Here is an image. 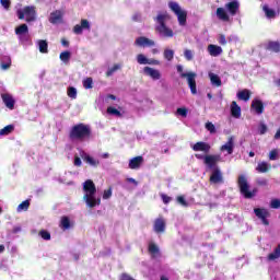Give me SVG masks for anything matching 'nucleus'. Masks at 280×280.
I'll use <instances>...</instances> for the list:
<instances>
[{"mask_svg": "<svg viewBox=\"0 0 280 280\" xmlns=\"http://www.w3.org/2000/svg\"><path fill=\"white\" fill-rule=\"evenodd\" d=\"M93 132L91 126L80 122L74 125L69 131L70 141H89Z\"/></svg>", "mask_w": 280, "mask_h": 280, "instance_id": "1", "label": "nucleus"}, {"mask_svg": "<svg viewBox=\"0 0 280 280\" xmlns=\"http://www.w3.org/2000/svg\"><path fill=\"white\" fill-rule=\"evenodd\" d=\"M237 186H238L240 192L243 195V197L246 200H250L252 198H255L257 196V192L259 191V189L257 188H254L250 190V184H248V177H246V175H238Z\"/></svg>", "mask_w": 280, "mask_h": 280, "instance_id": "2", "label": "nucleus"}, {"mask_svg": "<svg viewBox=\"0 0 280 280\" xmlns=\"http://www.w3.org/2000/svg\"><path fill=\"white\" fill-rule=\"evenodd\" d=\"M166 19H170V14H167V12L158 14V16L154 19V21H156L159 24L155 26V32H159V34L165 38H173L174 31H172V28L167 27L165 24Z\"/></svg>", "mask_w": 280, "mask_h": 280, "instance_id": "3", "label": "nucleus"}, {"mask_svg": "<svg viewBox=\"0 0 280 280\" xmlns=\"http://www.w3.org/2000/svg\"><path fill=\"white\" fill-rule=\"evenodd\" d=\"M168 8L177 16L179 25L182 26L187 25V11L183 10L180 8V4H178V2H174V1L168 2Z\"/></svg>", "mask_w": 280, "mask_h": 280, "instance_id": "4", "label": "nucleus"}, {"mask_svg": "<svg viewBox=\"0 0 280 280\" xmlns=\"http://www.w3.org/2000/svg\"><path fill=\"white\" fill-rule=\"evenodd\" d=\"M18 19L20 21H23L26 16V23H32V21H36V7L34 5H27L24 7L23 10H18L16 12Z\"/></svg>", "mask_w": 280, "mask_h": 280, "instance_id": "5", "label": "nucleus"}, {"mask_svg": "<svg viewBox=\"0 0 280 280\" xmlns=\"http://www.w3.org/2000/svg\"><path fill=\"white\" fill-rule=\"evenodd\" d=\"M196 72H186L180 74V78H186L192 95H197L198 93V89L196 88Z\"/></svg>", "mask_w": 280, "mask_h": 280, "instance_id": "6", "label": "nucleus"}, {"mask_svg": "<svg viewBox=\"0 0 280 280\" xmlns=\"http://www.w3.org/2000/svg\"><path fill=\"white\" fill-rule=\"evenodd\" d=\"M254 213H255L256 218L261 220V222L265 226L270 225V221H268V218H270V212L268 210H266V208H255Z\"/></svg>", "mask_w": 280, "mask_h": 280, "instance_id": "7", "label": "nucleus"}, {"mask_svg": "<svg viewBox=\"0 0 280 280\" xmlns=\"http://www.w3.org/2000/svg\"><path fill=\"white\" fill-rule=\"evenodd\" d=\"M83 190L85 191V196H95V194H97V187L92 179H86L84 182Z\"/></svg>", "mask_w": 280, "mask_h": 280, "instance_id": "8", "label": "nucleus"}, {"mask_svg": "<svg viewBox=\"0 0 280 280\" xmlns=\"http://www.w3.org/2000/svg\"><path fill=\"white\" fill-rule=\"evenodd\" d=\"M135 45H136V47H154V45H156V43L153 39H150L145 36H140V37L136 38Z\"/></svg>", "mask_w": 280, "mask_h": 280, "instance_id": "9", "label": "nucleus"}, {"mask_svg": "<svg viewBox=\"0 0 280 280\" xmlns=\"http://www.w3.org/2000/svg\"><path fill=\"white\" fill-rule=\"evenodd\" d=\"M1 100L3 104L5 105L9 110H14V104H16V101L14 100V96L10 93H2L1 94Z\"/></svg>", "mask_w": 280, "mask_h": 280, "instance_id": "10", "label": "nucleus"}, {"mask_svg": "<svg viewBox=\"0 0 280 280\" xmlns=\"http://www.w3.org/2000/svg\"><path fill=\"white\" fill-rule=\"evenodd\" d=\"M191 149L194 152H203L205 154H209L211 152V144L207 142L199 141L195 143Z\"/></svg>", "mask_w": 280, "mask_h": 280, "instance_id": "11", "label": "nucleus"}, {"mask_svg": "<svg viewBox=\"0 0 280 280\" xmlns=\"http://www.w3.org/2000/svg\"><path fill=\"white\" fill-rule=\"evenodd\" d=\"M81 159L88 163V165H91V167H98L100 166V160L94 159L93 156L89 155L84 151H80Z\"/></svg>", "mask_w": 280, "mask_h": 280, "instance_id": "12", "label": "nucleus"}, {"mask_svg": "<svg viewBox=\"0 0 280 280\" xmlns=\"http://www.w3.org/2000/svg\"><path fill=\"white\" fill-rule=\"evenodd\" d=\"M210 183H212L213 185L224 183V177L222 176V171H220V168L217 167L212 171V174L210 176Z\"/></svg>", "mask_w": 280, "mask_h": 280, "instance_id": "13", "label": "nucleus"}, {"mask_svg": "<svg viewBox=\"0 0 280 280\" xmlns=\"http://www.w3.org/2000/svg\"><path fill=\"white\" fill-rule=\"evenodd\" d=\"M83 30H91V23L89 22V20H81V24H77L73 27V33L77 35L82 34Z\"/></svg>", "mask_w": 280, "mask_h": 280, "instance_id": "14", "label": "nucleus"}, {"mask_svg": "<svg viewBox=\"0 0 280 280\" xmlns=\"http://www.w3.org/2000/svg\"><path fill=\"white\" fill-rule=\"evenodd\" d=\"M225 10H228V12L231 14V16H235V14H237V12H240V2H237V0L228 2L225 4Z\"/></svg>", "mask_w": 280, "mask_h": 280, "instance_id": "15", "label": "nucleus"}, {"mask_svg": "<svg viewBox=\"0 0 280 280\" xmlns=\"http://www.w3.org/2000/svg\"><path fill=\"white\" fill-rule=\"evenodd\" d=\"M84 200L91 209H93V207H97V205H102V199L95 198V195H84Z\"/></svg>", "mask_w": 280, "mask_h": 280, "instance_id": "16", "label": "nucleus"}, {"mask_svg": "<svg viewBox=\"0 0 280 280\" xmlns=\"http://www.w3.org/2000/svg\"><path fill=\"white\" fill-rule=\"evenodd\" d=\"M153 231H155V233H165V219L163 217L155 219Z\"/></svg>", "mask_w": 280, "mask_h": 280, "instance_id": "17", "label": "nucleus"}, {"mask_svg": "<svg viewBox=\"0 0 280 280\" xmlns=\"http://www.w3.org/2000/svg\"><path fill=\"white\" fill-rule=\"evenodd\" d=\"M220 161V155H206L205 156V164L210 167V170H213L215 165H218V162Z\"/></svg>", "mask_w": 280, "mask_h": 280, "instance_id": "18", "label": "nucleus"}, {"mask_svg": "<svg viewBox=\"0 0 280 280\" xmlns=\"http://www.w3.org/2000/svg\"><path fill=\"white\" fill-rule=\"evenodd\" d=\"M235 148V138L230 137L228 142L221 147L222 152H228V154H233V150Z\"/></svg>", "mask_w": 280, "mask_h": 280, "instance_id": "19", "label": "nucleus"}, {"mask_svg": "<svg viewBox=\"0 0 280 280\" xmlns=\"http://www.w3.org/2000/svg\"><path fill=\"white\" fill-rule=\"evenodd\" d=\"M143 72L145 73V75L152 78V80H161V71L154 68L144 67Z\"/></svg>", "mask_w": 280, "mask_h": 280, "instance_id": "20", "label": "nucleus"}, {"mask_svg": "<svg viewBox=\"0 0 280 280\" xmlns=\"http://www.w3.org/2000/svg\"><path fill=\"white\" fill-rule=\"evenodd\" d=\"M143 165V156L138 155L129 161V170H139Z\"/></svg>", "mask_w": 280, "mask_h": 280, "instance_id": "21", "label": "nucleus"}, {"mask_svg": "<svg viewBox=\"0 0 280 280\" xmlns=\"http://www.w3.org/2000/svg\"><path fill=\"white\" fill-rule=\"evenodd\" d=\"M215 14L219 21H223L224 23H229L231 21V16H229V13H226L224 8H218Z\"/></svg>", "mask_w": 280, "mask_h": 280, "instance_id": "22", "label": "nucleus"}, {"mask_svg": "<svg viewBox=\"0 0 280 280\" xmlns=\"http://www.w3.org/2000/svg\"><path fill=\"white\" fill-rule=\"evenodd\" d=\"M63 13L60 10H56L50 13L49 23H52V25H56V23H60L62 21Z\"/></svg>", "mask_w": 280, "mask_h": 280, "instance_id": "23", "label": "nucleus"}, {"mask_svg": "<svg viewBox=\"0 0 280 280\" xmlns=\"http://www.w3.org/2000/svg\"><path fill=\"white\" fill-rule=\"evenodd\" d=\"M231 115L232 117H235V119H240V117H242V107H240L235 101L231 103Z\"/></svg>", "mask_w": 280, "mask_h": 280, "instance_id": "24", "label": "nucleus"}, {"mask_svg": "<svg viewBox=\"0 0 280 280\" xmlns=\"http://www.w3.org/2000/svg\"><path fill=\"white\" fill-rule=\"evenodd\" d=\"M272 166L270 164H268V162H259L256 166V172L258 174H266L268 172H270V168Z\"/></svg>", "mask_w": 280, "mask_h": 280, "instance_id": "25", "label": "nucleus"}, {"mask_svg": "<svg viewBox=\"0 0 280 280\" xmlns=\"http://www.w3.org/2000/svg\"><path fill=\"white\" fill-rule=\"evenodd\" d=\"M15 34L19 38H23L26 34H30V27L27 24H21L20 26L15 27Z\"/></svg>", "mask_w": 280, "mask_h": 280, "instance_id": "26", "label": "nucleus"}, {"mask_svg": "<svg viewBox=\"0 0 280 280\" xmlns=\"http://www.w3.org/2000/svg\"><path fill=\"white\" fill-rule=\"evenodd\" d=\"M252 108L255 109L257 115H262L264 113V103L260 100H254L252 102Z\"/></svg>", "mask_w": 280, "mask_h": 280, "instance_id": "27", "label": "nucleus"}, {"mask_svg": "<svg viewBox=\"0 0 280 280\" xmlns=\"http://www.w3.org/2000/svg\"><path fill=\"white\" fill-rule=\"evenodd\" d=\"M208 52L210 54V56H213L214 58H217V56H220L222 54V47L210 44L208 46Z\"/></svg>", "mask_w": 280, "mask_h": 280, "instance_id": "28", "label": "nucleus"}, {"mask_svg": "<svg viewBox=\"0 0 280 280\" xmlns=\"http://www.w3.org/2000/svg\"><path fill=\"white\" fill-rule=\"evenodd\" d=\"M59 226L60 229H62V231H69V229L71 228V220L69 219V217H61Z\"/></svg>", "mask_w": 280, "mask_h": 280, "instance_id": "29", "label": "nucleus"}, {"mask_svg": "<svg viewBox=\"0 0 280 280\" xmlns=\"http://www.w3.org/2000/svg\"><path fill=\"white\" fill-rule=\"evenodd\" d=\"M38 49L40 54H49V44L45 39H39L37 42Z\"/></svg>", "mask_w": 280, "mask_h": 280, "instance_id": "30", "label": "nucleus"}, {"mask_svg": "<svg viewBox=\"0 0 280 280\" xmlns=\"http://www.w3.org/2000/svg\"><path fill=\"white\" fill-rule=\"evenodd\" d=\"M262 12H265V16L267 19H277V11H275L273 9H270L268 4H265L262 7Z\"/></svg>", "mask_w": 280, "mask_h": 280, "instance_id": "31", "label": "nucleus"}, {"mask_svg": "<svg viewBox=\"0 0 280 280\" xmlns=\"http://www.w3.org/2000/svg\"><path fill=\"white\" fill-rule=\"evenodd\" d=\"M250 95H253L250 90L245 89L237 93V98L242 100L243 102H248V100H250Z\"/></svg>", "mask_w": 280, "mask_h": 280, "instance_id": "32", "label": "nucleus"}, {"mask_svg": "<svg viewBox=\"0 0 280 280\" xmlns=\"http://www.w3.org/2000/svg\"><path fill=\"white\" fill-rule=\"evenodd\" d=\"M268 261H275L277 259H280V244L273 249V253H270L267 256Z\"/></svg>", "mask_w": 280, "mask_h": 280, "instance_id": "33", "label": "nucleus"}, {"mask_svg": "<svg viewBox=\"0 0 280 280\" xmlns=\"http://www.w3.org/2000/svg\"><path fill=\"white\" fill-rule=\"evenodd\" d=\"M267 49L269 51H273L275 54H279L280 43L279 42H269L268 45H267Z\"/></svg>", "mask_w": 280, "mask_h": 280, "instance_id": "34", "label": "nucleus"}, {"mask_svg": "<svg viewBox=\"0 0 280 280\" xmlns=\"http://www.w3.org/2000/svg\"><path fill=\"white\" fill-rule=\"evenodd\" d=\"M209 78H210L211 84H213L214 86H222V79H220L218 74L210 73Z\"/></svg>", "mask_w": 280, "mask_h": 280, "instance_id": "35", "label": "nucleus"}, {"mask_svg": "<svg viewBox=\"0 0 280 280\" xmlns=\"http://www.w3.org/2000/svg\"><path fill=\"white\" fill-rule=\"evenodd\" d=\"M11 132H14V125H8L4 128L0 129L1 137L11 135Z\"/></svg>", "mask_w": 280, "mask_h": 280, "instance_id": "36", "label": "nucleus"}, {"mask_svg": "<svg viewBox=\"0 0 280 280\" xmlns=\"http://www.w3.org/2000/svg\"><path fill=\"white\" fill-rule=\"evenodd\" d=\"M163 56L165 60L172 62L174 60V50L166 48L164 49Z\"/></svg>", "mask_w": 280, "mask_h": 280, "instance_id": "37", "label": "nucleus"}, {"mask_svg": "<svg viewBox=\"0 0 280 280\" xmlns=\"http://www.w3.org/2000/svg\"><path fill=\"white\" fill-rule=\"evenodd\" d=\"M148 250L152 257H154V255H159L160 253L159 246L154 243L149 244Z\"/></svg>", "mask_w": 280, "mask_h": 280, "instance_id": "38", "label": "nucleus"}, {"mask_svg": "<svg viewBox=\"0 0 280 280\" xmlns=\"http://www.w3.org/2000/svg\"><path fill=\"white\" fill-rule=\"evenodd\" d=\"M59 58L61 60V62H69V60H71V51L69 50H66V51H62L60 55H59Z\"/></svg>", "mask_w": 280, "mask_h": 280, "instance_id": "39", "label": "nucleus"}, {"mask_svg": "<svg viewBox=\"0 0 280 280\" xmlns=\"http://www.w3.org/2000/svg\"><path fill=\"white\" fill-rule=\"evenodd\" d=\"M119 69H121V65L115 63L112 68H108V70L106 71V77L110 78V75H113V73H115L116 71H119Z\"/></svg>", "mask_w": 280, "mask_h": 280, "instance_id": "40", "label": "nucleus"}, {"mask_svg": "<svg viewBox=\"0 0 280 280\" xmlns=\"http://www.w3.org/2000/svg\"><path fill=\"white\" fill-rule=\"evenodd\" d=\"M107 113H108V115H115V117H124V114H121V112H119V109H117L113 106L107 107Z\"/></svg>", "mask_w": 280, "mask_h": 280, "instance_id": "41", "label": "nucleus"}, {"mask_svg": "<svg viewBox=\"0 0 280 280\" xmlns=\"http://www.w3.org/2000/svg\"><path fill=\"white\" fill-rule=\"evenodd\" d=\"M67 95L71 100H75L78 97V90L73 86H69L67 91Z\"/></svg>", "mask_w": 280, "mask_h": 280, "instance_id": "42", "label": "nucleus"}, {"mask_svg": "<svg viewBox=\"0 0 280 280\" xmlns=\"http://www.w3.org/2000/svg\"><path fill=\"white\" fill-rule=\"evenodd\" d=\"M30 209V200H24L18 206V212L21 213V211H27Z\"/></svg>", "mask_w": 280, "mask_h": 280, "instance_id": "43", "label": "nucleus"}, {"mask_svg": "<svg viewBox=\"0 0 280 280\" xmlns=\"http://www.w3.org/2000/svg\"><path fill=\"white\" fill-rule=\"evenodd\" d=\"M38 235L42 237V240H45L46 242H49L51 240V233L47 230H40Z\"/></svg>", "mask_w": 280, "mask_h": 280, "instance_id": "44", "label": "nucleus"}, {"mask_svg": "<svg viewBox=\"0 0 280 280\" xmlns=\"http://www.w3.org/2000/svg\"><path fill=\"white\" fill-rule=\"evenodd\" d=\"M137 62L138 65H148L150 62V59H148L143 54L137 55Z\"/></svg>", "mask_w": 280, "mask_h": 280, "instance_id": "45", "label": "nucleus"}, {"mask_svg": "<svg viewBox=\"0 0 280 280\" xmlns=\"http://www.w3.org/2000/svg\"><path fill=\"white\" fill-rule=\"evenodd\" d=\"M83 88L84 89H93V78L89 77L83 80Z\"/></svg>", "mask_w": 280, "mask_h": 280, "instance_id": "46", "label": "nucleus"}, {"mask_svg": "<svg viewBox=\"0 0 280 280\" xmlns=\"http://www.w3.org/2000/svg\"><path fill=\"white\" fill-rule=\"evenodd\" d=\"M206 129L208 130V132H210V135H215L217 132L215 125H213V122L211 121L206 122Z\"/></svg>", "mask_w": 280, "mask_h": 280, "instance_id": "47", "label": "nucleus"}, {"mask_svg": "<svg viewBox=\"0 0 280 280\" xmlns=\"http://www.w3.org/2000/svg\"><path fill=\"white\" fill-rule=\"evenodd\" d=\"M269 207L270 209H280V199H271Z\"/></svg>", "mask_w": 280, "mask_h": 280, "instance_id": "48", "label": "nucleus"}, {"mask_svg": "<svg viewBox=\"0 0 280 280\" xmlns=\"http://www.w3.org/2000/svg\"><path fill=\"white\" fill-rule=\"evenodd\" d=\"M113 196V188H108L103 192V200H108Z\"/></svg>", "mask_w": 280, "mask_h": 280, "instance_id": "49", "label": "nucleus"}, {"mask_svg": "<svg viewBox=\"0 0 280 280\" xmlns=\"http://www.w3.org/2000/svg\"><path fill=\"white\" fill-rule=\"evenodd\" d=\"M184 56H185L186 60H188V61L194 60V51H191L189 49H186L184 51Z\"/></svg>", "mask_w": 280, "mask_h": 280, "instance_id": "50", "label": "nucleus"}, {"mask_svg": "<svg viewBox=\"0 0 280 280\" xmlns=\"http://www.w3.org/2000/svg\"><path fill=\"white\" fill-rule=\"evenodd\" d=\"M277 156H279V152L276 149L269 152V161H277Z\"/></svg>", "mask_w": 280, "mask_h": 280, "instance_id": "51", "label": "nucleus"}, {"mask_svg": "<svg viewBox=\"0 0 280 280\" xmlns=\"http://www.w3.org/2000/svg\"><path fill=\"white\" fill-rule=\"evenodd\" d=\"M1 5L4 8V10H10L12 2L10 0H0Z\"/></svg>", "mask_w": 280, "mask_h": 280, "instance_id": "52", "label": "nucleus"}, {"mask_svg": "<svg viewBox=\"0 0 280 280\" xmlns=\"http://www.w3.org/2000/svg\"><path fill=\"white\" fill-rule=\"evenodd\" d=\"M161 199L164 202V205H170V202H172V197H170V196H167L165 194L161 195Z\"/></svg>", "mask_w": 280, "mask_h": 280, "instance_id": "53", "label": "nucleus"}, {"mask_svg": "<svg viewBox=\"0 0 280 280\" xmlns=\"http://www.w3.org/2000/svg\"><path fill=\"white\" fill-rule=\"evenodd\" d=\"M177 115H180V117H187V108L185 107L177 108Z\"/></svg>", "mask_w": 280, "mask_h": 280, "instance_id": "54", "label": "nucleus"}, {"mask_svg": "<svg viewBox=\"0 0 280 280\" xmlns=\"http://www.w3.org/2000/svg\"><path fill=\"white\" fill-rule=\"evenodd\" d=\"M266 132H268V126H266L265 124H261L259 127V133L266 135Z\"/></svg>", "mask_w": 280, "mask_h": 280, "instance_id": "55", "label": "nucleus"}, {"mask_svg": "<svg viewBox=\"0 0 280 280\" xmlns=\"http://www.w3.org/2000/svg\"><path fill=\"white\" fill-rule=\"evenodd\" d=\"M177 202H179V205H182L183 207H187V200H185V197L183 196L177 197Z\"/></svg>", "mask_w": 280, "mask_h": 280, "instance_id": "56", "label": "nucleus"}, {"mask_svg": "<svg viewBox=\"0 0 280 280\" xmlns=\"http://www.w3.org/2000/svg\"><path fill=\"white\" fill-rule=\"evenodd\" d=\"M73 163H74L75 167H82V160L80 159V156L75 155Z\"/></svg>", "mask_w": 280, "mask_h": 280, "instance_id": "57", "label": "nucleus"}, {"mask_svg": "<svg viewBox=\"0 0 280 280\" xmlns=\"http://www.w3.org/2000/svg\"><path fill=\"white\" fill-rule=\"evenodd\" d=\"M0 67H1V69L3 70V71H8V69L10 68V67H12V61H9V62H7V63H1L0 65Z\"/></svg>", "mask_w": 280, "mask_h": 280, "instance_id": "58", "label": "nucleus"}, {"mask_svg": "<svg viewBox=\"0 0 280 280\" xmlns=\"http://www.w3.org/2000/svg\"><path fill=\"white\" fill-rule=\"evenodd\" d=\"M219 43L220 45H226V36L224 34L219 35Z\"/></svg>", "mask_w": 280, "mask_h": 280, "instance_id": "59", "label": "nucleus"}, {"mask_svg": "<svg viewBox=\"0 0 280 280\" xmlns=\"http://www.w3.org/2000/svg\"><path fill=\"white\" fill-rule=\"evenodd\" d=\"M127 183H132V185H139V182L132 177L127 178Z\"/></svg>", "mask_w": 280, "mask_h": 280, "instance_id": "60", "label": "nucleus"}, {"mask_svg": "<svg viewBox=\"0 0 280 280\" xmlns=\"http://www.w3.org/2000/svg\"><path fill=\"white\" fill-rule=\"evenodd\" d=\"M148 65H161V61H159L156 59H149Z\"/></svg>", "mask_w": 280, "mask_h": 280, "instance_id": "61", "label": "nucleus"}, {"mask_svg": "<svg viewBox=\"0 0 280 280\" xmlns=\"http://www.w3.org/2000/svg\"><path fill=\"white\" fill-rule=\"evenodd\" d=\"M132 21H141V14L139 13L133 14Z\"/></svg>", "mask_w": 280, "mask_h": 280, "instance_id": "62", "label": "nucleus"}, {"mask_svg": "<svg viewBox=\"0 0 280 280\" xmlns=\"http://www.w3.org/2000/svg\"><path fill=\"white\" fill-rule=\"evenodd\" d=\"M176 69H177V72L179 73V75H183V73H187V72H183V66H180V65H178L176 67Z\"/></svg>", "mask_w": 280, "mask_h": 280, "instance_id": "63", "label": "nucleus"}, {"mask_svg": "<svg viewBox=\"0 0 280 280\" xmlns=\"http://www.w3.org/2000/svg\"><path fill=\"white\" fill-rule=\"evenodd\" d=\"M61 45H62L63 47H69V40H67L66 38H62V39H61Z\"/></svg>", "mask_w": 280, "mask_h": 280, "instance_id": "64", "label": "nucleus"}]
</instances>
